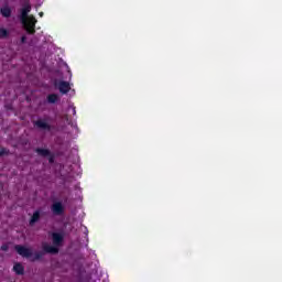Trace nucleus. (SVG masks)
Instances as JSON below:
<instances>
[{
    "label": "nucleus",
    "mask_w": 282,
    "mask_h": 282,
    "mask_svg": "<svg viewBox=\"0 0 282 282\" xmlns=\"http://www.w3.org/2000/svg\"><path fill=\"white\" fill-rule=\"evenodd\" d=\"M50 162H52V159L50 160Z\"/></svg>",
    "instance_id": "nucleus-20"
},
{
    "label": "nucleus",
    "mask_w": 282,
    "mask_h": 282,
    "mask_svg": "<svg viewBox=\"0 0 282 282\" xmlns=\"http://www.w3.org/2000/svg\"><path fill=\"white\" fill-rule=\"evenodd\" d=\"M73 116H76V108H73Z\"/></svg>",
    "instance_id": "nucleus-18"
},
{
    "label": "nucleus",
    "mask_w": 282,
    "mask_h": 282,
    "mask_svg": "<svg viewBox=\"0 0 282 282\" xmlns=\"http://www.w3.org/2000/svg\"><path fill=\"white\" fill-rule=\"evenodd\" d=\"M51 210L53 215L61 216L63 213H65V207H63V203L57 202L52 205Z\"/></svg>",
    "instance_id": "nucleus-4"
},
{
    "label": "nucleus",
    "mask_w": 282,
    "mask_h": 282,
    "mask_svg": "<svg viewBox=\"0 0 282 282\" xmlns=\"http://www.w3.org/2000/svg\"><path fill=\"white\" fill-rule=\"evenodd\" d=\"M41 219V210H35L29 221L30 226H34Z\"/></svg>",
    "instance_id": "nucleus-7"
},
{
    "label": "nucleus",
    "mask_w": 282,
    "mask_h": 282,
    "mask_svg": "<svg viewBox=\"0 0 282 282\" xmlns=\"http://www.w3.org/2000/svg\"><path fill=\"white\" fill-rule=\"evenodd\" d=\"M10 153V151H8L6 148H2L0 151V158H2V155H8Z\"/></svg>",
    "instance_id": "nucleus-15"
},
{
    "label": "nucleus",
    "mask_w": 282,
    "mask_h": 282,
    "mask_svg": "<svg viewBox=\"0 0 282 282\" xmlns=\"http://www.w3.org/2000/svg\"><path fill=\"white\" fill-rule=\"evenodd\" d=\"M58 101V95L56 94H52L47 96V102H50L51 105H54V102Z\"/></svg>",
    "instance_id": "nucleus-10"
},
{
    "label": "nucleus",
    "mask_w": 282,
    "mask_h": 282,
    "mask_svg": "<svg viewBox=\"0 0 282 282\" xmlns=\"http://www.w3.org/2000/svg\"><path fill=\"white\" fill-rule=\"evenodd\" d=\"M9 32L6 29H0V39H8Z\"/></svg>",
    "instance_id": "nucleus-14"
},
{
    "label": "nucleus",
    "mask_w": 282,
    "mask_h": 282,
    "mask_svg": "<svg viewBox=\"0 0 282 282\" xmlns=\"http://www.w3.org/2000/svg\"><path fill=\"white\" fill-rule=\"evenodd\" d=\"M13 270L15 274H23L24 272L23 265L21 263L14 264Z\"/></svg>",
    "instance_id": "nucleus-12"
},
{
    "label": "nucleus",
    "mask_w": 282,
    "mask_h": 282,
    "mask_svg": "<svg viewBox=\"0 0 282 282\" xmlns=\"http://www.w3.org/2000/svg\"><path fill=\"white\" fill-rule=\"evenodd\" d=\"M1 14H2V17H6L8 19L11 17L12 10H10V8H8V7H4L1 9Z\"/></svg>",
    "instance_id": "nucleus-9"
},
{
    "label": "nucleus",
    "mask_w": 282,
    "mask_h": 282,
    "mask_svg": "<svg viewBox=\"0 0 282 282\" xmlns=\"http://www.w3.org/2000/svg\"><path fill=\"white\" fill-rule=\"evenodd\" d=\"M34 127L41 129L42 131H52V126L47 123L45 120L40 119L33 122Z\"/></svg>",
    "instance_id": "nucleus-3"
},
{
    "label": "nucleus",
    "mask_w": 282,
    "mask_h": 282,
    "mask_svg": "<svg viewBox=\"0 0 282 282\" xmlns=\"http://www.w3.org/2000/svg\"><path fill=\"white\" fill-rule=\"evenodd\" d=\"M14 250L20 254V257H24V259H30L32 257V249L28 247H23L21 245H17Z\"/></svg>",
    "instance_id": "nucleus-2"
},
{
    "label": "nucleus",
    "mask_w": 282,
    "mask_h": 282,
    "mask_svg": "<svg viewBox=\"0 0 282 282\" xmlns=\"http://www.w3.org/2000/svg\"><path fill=\"white\" fill-rule=\"evenodd\" d=\"M25 41H28V37H25V35H24L21 37V43H25Z\"/></svg>",
    "instance_id": "nucleus-17"
},
{
    "label": "nucleus",
    "mask_w": 282,
    "mask_h": 282,
    "mask_svg": "<svg viewBox=\"0 0 282 282\" xmlns=\"http://www.w3.org/2000/svg\"><path fill=\"white\" fill-rule=\"evenodd\" d=\"M42 249L44 252H46L47 254H58V248L51 246L46 242L42 243Z\"/></svg>",
    "instance_id": "nucleus-5"
},
{
    "label": "nucleus",
    "mask_w": 282,
    "mask_h": 282,
    "mask_svg": "<svg viewBox=\"0 0 282 282\" xmlns=\"http://www.w3.org/2000/svg\"><path fill=\"white\" fill-rule=\"evenodd\" d=\"M40 17H43V12L40 13Z\"/></svg>",
    "instance_id": "nucleus-19"
},
{
    "label": "nucleus",
    "mask_w": 282,
    "mask_h": 282,
    "mask_svg": "<svg viewBox=\"0 0 282 282\" xmlns=\"http://www.w3.org/2000/svg\"><path fill=\"white\" fill-rule=\"evenodd\" d=\"M61 94H68L69 89H72V86L69 85V82H59L57 85Z\"/></svg>",
    "instance_id": "nucleus-6"
},
{
    "label": "nucleus",
    "mask_w": 282,
    "mask_h": 282,
    "mask_svg": "<svg viewBox=\"0 0 282 282\" xmlns=\"http://www.w3.org/2000/svg\"><path fill=\"white\" fill-rule=\"evenodd\" d=\"M63 242V236L61 234H53V243L54 246H61V243Z\"/></svg>",
    "instance_id": "nucleus-8"
},
{
    "label": "nucleus",
    "mask_w": 282,
    "mask_h": 282,
    "mask_svg": "<svg viewBox=\"0 0 282 282\" xmlns=\"http://www.w3.org/2000/svg\"><path fill=\"white\" fill-rule=\"evenodd\" d=\"M36 153H39V155H42V158H47V155H50V150L37 148Z\"/></svg>",
    "instance_id": "nucleus-11"
},
{
    "label": "nucleus",
    "mask_w": 282,
    "mask_h": 282,
    "mask_svg": "<svg viewBox=\"0 0 282 282\" xmlns=\"http://www.w3.org/2000/svg\"><path fill=\"white\" fill-rule=\"evenodd\" d=\"M1 250H2L3 252H8V250H10V247H9L8 245H2V246H1Z\"/></svg>",
    "instance_id": "nucleus-16"
},
{
    "label": "nucleus",
    "mask_w": 282,
    "mask_h": 282,
    "mask_svg": "<svg viewBox=\"0 0 282 282\" xmlns=\"http://www.w3.org/2000/svg\"><path fill=\"white\" fill-rule=\"evenodd\" d=\"M31 10H32V6H30V3L28 2L24 3L20 10V17H19L28 34H34V32H36V30L34 29L36 28V18H34V15H29Z\"/></svg>",
    "instance_id": "nucleus-1"
},
{
    "label": "nucleus",
    "mask_w": 282,
    "mask_h": 282,
    "mask_svg": "<svg viewBox=\"0 0 282 282\" xmlns=\"http://www.w3.org/2000/svg\"><path fill=\"white\" fill-rule=\"evenodd\" d=\"M43 257H45V251H37L34 253L32 261H39L40 259H43Z\"/></svg>",
    "instance_id": "nucleus-13"
}]
</instances>
